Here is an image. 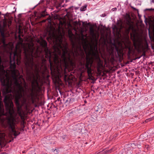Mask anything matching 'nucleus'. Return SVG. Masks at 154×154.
<instances>
[{"mask_svg": "<svg viewBox=\"0 0 154 154\" xmlns=\"http://www.w3.org/2000/svg\"><path fill=\"white\" fill-rule=\"evenodd\" d=\"M68 34L72 43V50L69 51L67 44H63L61 39L59 40L58 43L54 45V50L52 54L48 48L46 42L44 40L42 43L44 48L45 57L49 60L51 72L56 71L58 76L60 68L63 69L62 67L64 69L69 68L73 69L75 67V57L79 55L82 57L84 55L81 45H75L73 42L72 39L73 34L69 32Z\"/></svg>", "mask_w": 154, "mask_h": 154, "instance_id": "obj_1", "label": "nucleus"}, {"mask_svg": "<svg viewBox=\"0 0 154 154\" xmlns=\"http://www.w3.org/2000/svg\"><path fill=\"white\" fill-rule=\"evenodd\" d=\"M16 66H10V75L11 74L13 79L14 84L16 88L15 93V103L19 108L20 106V101L22 97L21 92H24V90L21 81V79H23V76L20 75L19 71L16 69ZM12 82L10 79V93L12 92ZM12 96V95L10 93V98ZM12 104V102L10 100V108ZM17 122V120L16 118L12 117L10 108V142L20 134L19 129L16 125Z\"/></svg>", "mask_w": 154, "mask_h": 154, "instance_id": "obj_2", "label": "nucleus"}, {"mask_svg": "<svg viewBox=\"0 0 154 154\" xmlns=\"http://www.w3.org/2000/svg\"><path fill=\"white\" fill-rule=\"evenodd\" d=\"M24 54L25 58V65L27 68L33 70V67L37 68V65L33 62V54L34 49L33 43L29 44L28 46L24 47Z\"/></svg>", "mask_w": 154, "mask_h": 154, "instance_id": "obj_3", "label": "nucleus"}, {"mask_svg": "<svg viewBox=\"0 0 154 154\" xmlns=\"http://www.w3.org/2000/svg\"><path fill=\"white\" fill-rule=\"evenodd\" d=\"M92 55L95 57V59H97L100 57L97 51H94L93 49H91V52L89 51L86 54V63H85V69L87 70V72L89 77V79L93 80V76L92 75L91 66L93 61L92 59L90 57V55Z\"/></svg>", "mask_w": 154, "mask_h": 154, "instance_id": "obj_4", "label": "nucleus"}, {"mask_svg": "<svg viewBox=\"0 0 154 154\" xmlns=\"http://www.w3.org/2000/svg\"><path fill=\"white\" fill-rule=\"evenodd\" d=\"M0 32L1 34V35L3 38V45L4 46L5 50V51H6L7 48L8 47V50H9L10 48H9V46L10 45V42H8V44H7L5 43V38L8 36H10V34L7 33V31L5 27L4 26L3 27H1L0 29Z\"/></svg>", "mask_w": 154, "mask_h": 154, "instance_id": "obj_5", "label": "nucleus"}, {"mask_svg": "<svg viewBox=\"0 0 154 154\" xmlns=\"http://www.w3.org/2000/svg\"><path fill=\"white\" fill-rule=\"evenodd\" d=\"M133 42L135 49L139 50L143 47L142 42L138 40H136L134 38Z\"/></svg>", "mask_w": 154, "mask_h": 154, "instance_id": "obj_6", "label": "nucleus"}, {"mask_svg": "<svg viewBox=\"0 0 154 154\" xmlns=\"http://www.w3.org/2000/svg\"><path fill=\"white\" fill-rule=\"evenodd\" d=\"M118 52V48L117 46L114 43L112 44V45H111L109 49H107V51L109 52V54L111 55H113L115 51Z\"/></svg>", "mask_w": 154, "mask_h": 154, "instance_id": "obj_7", "label": "nucleus"}, {"mask_svg": "<svg viewBox=\"0 0 154 154\" xmlns=\"http://www.w3.org/2000/svg\"><path fill=\"white\" fill-rule=\"evenodd\" d=\"M96 61L97 64V71L98 72H101V69L103 66V62L101 60L100 57L96 59Z\"/></svg>", "mask_w": 154, "mask_h": 154, "instance_id": "obj_8", "label": "nucleus"}, {"mask_svg": "<svg viewBox=\"0 0 154 154\" xmlns=\"http://www.w3.org/2000/svg\"><path fill=\"white\" fill-rule=\"evenodd\" d=\"M36 97L35 93L33 92V90H31V92L27 95V97L29 99L32 100L33 103L34 102V99Z\"/></svg>", "mask_w": 154, "mask_h": 154, "instance_id": "obj_9", "label": "nucleus"}, {"mask_svg": "<svg viewBox=\"0 0 154 154\" xmlns=\"http://www.w3.org/2000/svg\"><path fill=\"white\" fill-rule=\"evenodd\" d=\"M74 131L80 132L82 131V128L80 124H78L74 126Z\"/></svg>", "mask_w": 154, "mask_h": 154, "instance_id": "obj_10", "label": "nucleus"}, {"mask_svg": "<svg viewBox=\"0 0 154 154\" xmlns=\"http://www.w3.org/2000/svg\"><path fill=\"white\" fill-rule=\"evenodd\" d=\"M122 154H132V150L131 148L128 147L125 148L123 150Z\"/></svg>", "mask_w": 154, "mask_h": 154, "instance_id": "obj_11", "label": "nucleus"}, {"mask_svg": "<svg viewBox=\"0 0 154 154\" xmlns=\"http://www.w3.org/2000/svg\"><path fill=\"white\" fill-rule=\"evenodd\" d=\"M5 134L3 133H0V144L2 145L5 141Z\"/></svg>", "mask_w": 154, "mask_h": 154, "instance_id": "obj_12", "label": "nucleus"}, {"mask_svg": "<svg viewBox=\"0 0 154 154\" xmlns=\"http://www.w3.org/2000/svg\"><path fill=\"white\" fill-rule=\"evenodd\" d=\"M89 32L90 35L93 38H95L96 37V34L94 33V30L93 28L91 26L89 28Z\"/></svg>", "mask_w": 154, "mask_h": 154, "instance_id": "obj_13", "label": "nucleus"}, {"mask_svg": "<svg viewBox=\"0 0 154 154\" xmlns=\"http://www.w3.org/2000/svg\"><path fill=\"white\" fill-rule=\"evenodd\" d=\"M16 11V5L14 4H10V11H11V13H14Z\"/></svg>", "mask_w": 154, "mask_h": 154, "instance_id": "obj_14", "label": "nucleus"}, {"mask_svg": "<svg viewBox=\"0 0 154 154\" xmlns=\"http://www.w3.org/2000/svg\"><path fill=\"white\" fill-rule=\"evenodd\" d=\"M127 48L128 49V55H130L132 52L133 51V47L131 46L130 45H128L126 46Z\"/></svg>", "mask_w": 154, "mask_h": 154, "instance_id": "obj_15", "label": "nucleus"}, {"mask_svg": "<svg viewBox=\"0 0 154 154\" xmlns=\"http://www.w3.org/2000/svg\"><path fill=\"white\" fill-rule=\"evenodd\" d=\"M128 19L126 20V23L129 26H131V27H133L132 25L131 24V18L129 15H128Z\"/></svg>", "mask_w": 154, "mask_h": 154, "instance_id": "obj_16", "label": "nucleus"}, {"mask_svg": "<svg viewBox=\"0 0 154 154\" xmlns=\"http://www.w3.org/2000/svg\"><path fill=\"white\" fill-rule=\"evenodd\" d=\"M48 14L46 12V10L42 11L41 14V17H45L46 15H47Z\"/></svg>", "mask_w": 154, "mask_h": 154, "instance_id": "obj_17", "label": "nucleus"}, {"mask_svg": "<svg viewBox=\"0 0 154 154\" xmlns=\"http://www.w3.org/2000/svg\"><path fill=\"white\" fill-rule=\"evenodd\" d=\"M128 146L131 149L135 148L137 146L134 143H131L128 145Z\"/></svg>", "mask_w": 154, "mask_h": 154, "instance_id": "obj_18", "label": "nucleus"}, {"mask_svg": "<svg viewBox=\"0 0 154 154\" xmlns=\"http://www.w3.org/2000/svg\"><path fill=\"white\" fill-rule=\"evenodd\" d=\"M133 27H131V26H129L128 28H126L125 32L126 34H128L129 33L130 30Z\"/></svg>", "mask_w": 154, "mask_h": 154, "instance_id": "obj_19", "label": "nucleus"}, {"mask_svg": "<svg viewBox=\"0 0 154 154\" xmlns=\"http://www.w3.org/2000/svg\"><path fill=\"white\" fill-rule=\"evenodd\" d=\"M91 117L93 119H92L91 120L93 122H94L95 120H96V119H97V116L96 113H94V115H92L91 116Z\"/></svg>", "mask_w": 154, "mask_h": 154, "instance_id": "obj_20", "label": "nucleus"}, {"mask_svg": "<svg viewBox=\"0 0 154 154\" xmlns=\"http://www.w3.org/2000/svg\"><path fill=\"white\" fill-rule=\"evenodd\" d=\"M83 49H84V51L86 52V50L88 47V45L86 44V43H85L83 45Z\"/></svg>", "mask_w": 154, "mask_h": 154, "instance_id": "obj_21", "label": "nucleus"}, {"mask_svg": "<svg viewBox=\"0 0 154 154\" xmlns=\"http://www.w3.org/2000/svg\"><path fill=\"white\" fill-rule=\"evenodd\" d=\"M113 149H114V148H112L110 150H106L104 151V152H105V153H111L114 150H113Z\"/></svg>", "mask_w": 154, "mask_h": 154, "instance_id": "obj_22", "label": "nucleus"}, {"mask_svg": "<svg viewBox=\"0 0 154 154\" xmlns=\"http://www.w3.org/2000/svg\"><path fill=\"white\" fill-rule=\"evenodd\" d=\"M87 5H85L81 7L80 10L82 11H84L86 10Z\"/></svg>", "mask_w": 154, "mask_h": 154, "instance_id": "obj_23", "label": "nucleus"}, {"mask_svg": "<svg viewBox=\"0 0 154 154\" xmlns=\"http://www.w3.org/2000/svg\"><path fill=\"white\" fill-rule=\"evenodd\" d=\"M42 64L43 65L44 64V63L46 61V60L45 58L44 57V56H43L42 58Z\"/></svg>", "mask_w": 154, "mask_h": 154, "instance_id": "obj_24", "label": "nucleus"}, {"mask_svg": "<svg viewBox=\"0 0 154 154\" xmlns=\"http://www.w3.org/2000/svg\"><path fill=\"white\" fill-rule=\"evenodd\" d=\"M77 110L76 109H73L72 110L71 112H70L71 113H74Z\"/></svg>", "mask_w": 154, "mask_h": 154, "instance_id": "obj_25", "label": "nucleus"}, {"mask_svg": "<svg viewBox=\"0 0 154 154\" xmlns=\"http://www.w3.org/2000/svg\"><path fill=\"white\" fill-rule=\"evenodd\" d=\"M50 19H51V18H50V16H49V17H48L46 20H43L42 21V22H45L46 21V20H50Z\"/></svg>", "mask_w": 154, "mask_h": 154, "instance_id": "obj_26", "label": "nucleus"}, {"mask_svg": "<svg viewBox=\"0 0 154 154\" xmlns=\"http://www.w3.org/2000/svg\"><path fill=\"white\" fill-rule=\"evenodd\" d=\"M112 10L113 11H114L115 10H116L117 8H113L112 9Z\"/></svg>", "mask_w": 154, "mask_h": 154, "instance_id": "obj_27", "label": "nucleus"}, {"mask_svg": "<svg viewBox=\"0 0 154 154\" xmlns=\"http://www.w3.org/2000/svg\"><path fill=\"white\" fill-rule=\"evenodd\" d=\"M8 123H10V118H8Z\"/></svg>", "mask_w": 154, "mask_h": 154, "instance_id": "obj_28", "label": "nucleus"}, {"mask_svg": "<svg viewBox=\"0 0 154 154\" xmlns=\"http://www.w3.org/2000/svg\"><path fill=\"white\" fill-rule=\"evenodd\" d=\"M4 19L5 21H7V18H6L5 16H4Z\"/></svg>", "mask_w": 154, "mask_h": 154, "instance_id": "obj_29", "label": "nucleus"}, {"mask_svg": "<svg viewBox=\"0 0 154 154\" xmlns=\"http://www.w3.org/2000/svg\"><path fill=\"white\" fill-rule=\"evenodd\" d=\"M146 10H149V11H151V10H153V9H147Z\"/></svg>", "mask_w": 154, "mask_h": 154, "instance_id": "obj_30", "label": "nucleus"}, {"mask_svg": "<svg viewBox=\"0 0 154 154\" xmlns=\"http://www.w3.org/2000/svg\"><path fill=\"white\" fill-rule=\"evenodd\" d=\"M100 152H96L95 153V154H99Z\"/></svg>", "mask_w": 154, "mask_h": 154, "instance_id": "obj_31", "label": "nucleus"}, {"mask_svg": "<svg viewBox=\"0 0 154 154\" xmlns=\"http://www.w3.org/2000/svg\"><path fill=\"white\" fill-rule=\"evenodd\" d=\"M0 110L1 111H2V108L1 107H0Z\"/></svg>", "mask_w": 154, "mask_h": 154, "instance_id": "obj_32", "label": "nucleus"}, {"mask_svg": "<svg viewBox=\"0 0 154 154\" xmlns=\"http://www.w3.org/2000/svg\"><path fill=\"white\" fill-rule=\"evenodd\" d=\"M19 38L20 39L21 38H20V35H19Z\"/></svg>", "mask_w": 154, "mask_h": 154, "instance_id": "obj_33", "label": "nucleus"}, {"mask_svg": "<svg viewBox=\"0 0 154 154\" xmlns=\"http://www.w3.org/2000/svg\"><path fill=\"white\" fill-rule=\"evenodd\" d=\"M140 57H138L137 58V59H140Z\"/></svg>", "mask_w": 154, "mask_h": 154, "instance_id": "obj_34", "label": "nucleus"}, {"mask_svg": "<svg viewBox=\"0 0 154 154\" xmlns=\"http://www.w3.org/2000/svg\"><path fill=\"white\" fill-rule=\"evenodd\" d=\"M152 2H154V0H152Z\"/></svg>", "mask_w": 154, "mask_h": 154, "instance_id": "obj_35", "label": "nucleus"}, {"mask_svg": "<svg viewBox=\"0 0 154 154\" xmlns=\"http://www.w3.org/2000/svg\"><path fill=\"white\" fill-rule=\"evenodd\" d=\"M146 46L147 47L148 46V45H147V43L146 44Z\"/></svg>", "mask_w": 154, "mask_h": 154, "instance_id": "obj_36", "label": "nucleus"}, {"mask_svg": "<svg viewBox=\"0 0 154 154\" xmlns=\"http://www.w3.org/2000/svg\"><path fill=\"white\" fill-rule=\"evenodd\" d=\"M11 21L10 20V25L11 24Z\"/></svg>", "mask_w": 154, "mask_h": 154, "instance_id": "obj_37", "label": "nucleus"}, {"mask_svg": "<svg viewBox=\"0 0 154 154\" xmlns=\"http://www.w3.org/2000/svg\"><path fill=\"white\" fill-rule=\"evenodd\" d=\"M38 50L37 49V50H36V52H38Z\"/></svg>", "mask_w": 154, "mask_h": 154, "instance_id": "obj_38", "label": "nucleus"}, {"mask_svg": "<svg viewBox=\"0 0 154 154\" xmlns=\"http://www.w3.org/2000/svg\"><path fill=\"white\" fill-rule=\"evenodd\" d=\"M1 12H0V15H1Z\"/></svg>", "mask_w": 154, "mask_h": 154, "instance_id": "obj_39", "label": "nucleus"}, {"mask_svg": "<svg viewBox=\"0 0 154 154\" xmlns=\"http://www.w3.org/2000/svg\"><path fill=\"white\" fill-rule=\"evenodd\" d=\"M8 26L9 27V24H8Z\"/></svg>", "mask_w": 154, "mask_h": 154, "instance_id": "obj_40", "label": "nucleus"}, {"mask_svg": "<svg viewBox=\"0 0 154 154\" xmlns=\"http://www.w3.org/2000/svg\"><path fill=\"white\" fill-rule=\"evenodd\" d=\"M26 99H25V102H26Z\"/></svg>", "mask_w": 154, "mask_h": 154, "instance_id": "obj_41", "label": "nucleus"}, {"mask_svg": "<svg viewBox=\"0 0 154 154\" xmlns=\"http://www.w3.org/2000/svg\"><path fill=\"white\" fill-rule=\"evenodd\" d=\"M21 119H22V116L21 117Z\"/></svg>", "mask_w": 154, "mask_h": 154, "instance_id": "obj_42", "label": "nucleus"}, {"mask_svg": "<svg viewBox=\"0 0 154 154\" xmlns=\"http://www.w3.org/2000/svg\"><path fill=\"white\" fill-rule=\"evenodd\" d=\"M133 9H135V8H133Z\"/></svg>", "mask_w": 154, "mask_h": 154, "instance_id": "obj_43", "label": "nucleus"}]
</instances>
